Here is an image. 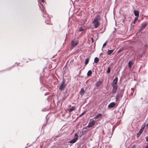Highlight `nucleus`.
Instances as JSON below:
<instances>
[{
	"mask_svg": "<svg viewBox=\"0 0 148 148\" xmlns=\"http://www.w3.org/2000/svg\"><path fill=\"white\" fill-rule=\"evenodd\" d=\"M121 51V50H118V51L117 53H118L119 52H120Z\"/></svg>",
	"mask_w": 148,
	"mask_h": 148,
	"instance_id": "nucleus-38",
	"label": "nucleus"
},
{
	"mask_svg": "<svg viewBox=\"0 0 148 148\" xmlns=\"http://www.w3.org/2000/svg\"><path fill=\"white\" fill-rule=\"evenodd\" d=\"M44 0H41V2L38 5H39V4H40V3H42L43 4V5H44V6L45 7V4H44Z\"/></svg>",
	"mask_w": 148,
	"mask_h": 148,
	"instance_id": "nucleus-31",
	"label": "nucleus"
},
{
	"mask_svg": "<svg viewBox=\"0 0 148 148\" xmlns=\"http://www.w3.org/2000/svg\"><path fill=\"white\" fill-rule=\"evenodd\" d=\"M84 29L82 27H79L78 31L79 32H81L84 31Z\"/></svg>",
	"mask_w": 148,
	"mask_h": 148,
	"instance_id": "nucleus-24",
	"label": "nucleus"
},
{
	"mask_svg": "<svg viewBox=\"0 0 148 148\" xmlns=\"http://www.w3.org/2000/svg\"><path fill=\"white\" fill-rule=\"evenodd\" d=\"M86 21H84V23H85V22H86Z\"/></svg>",
	"mask_w": 148,
	"mask_h": 148,
	"instance_id": "nucleus-42",
	"label": "nucleus"
},
{
	"mask_svg": "<svg viewBox=\"0 0 148 148\" xmlns=\"http://www.w3.org/2000/svg\"><path fill=\"white\" fill-rule=\"evenodd\" d=\"M100 130L101 131H102V133L103 134H104V130L103 129V127H100Z\"/></svg>",
	"mask_w": 148,
	"mask_h": 148,
	"instance_id": "nucleus-29",
	"label": "nucleus"
},
{
	"mask_svg": "<svg viewBox=\"0 0 148 148\" xmlns=\"http://www.w3.org/2000/svg\"><path fill=\"white\" fill-rule=\"evenodd\" d=\"M77 1H80L82 2V0H77Z\"/></svg>",
	"mask_w": 148,
	"mask_h": 148,
	"instance_id": "nucleus-40",
	"label": "nucleus"
},
{
	"mask_svg": "<svg viewBox=\"0 0 148 148\" xmlns=\"http://www.w3.org/2000/svg\"><path fill=\"white\" fill-rule=\"evenodd\" d=\"M92 73V71L90 70H89L88 71L87 73V75L88 76H90L91 75Z\"/></svg>",
	"mask_w": 148,
	"mask_h": 148,
	"instance_id": "nucleus-21",
	"label": "nucleus"
},
{
	"mask_svg": "<svg viewBox=\"0 0 148 148\" xmlns=\"http://www.w3.org/2000/svg\"><path fill=\"white\" fill-rule=\"evenodd\" d=\"M64 95L66 96H65L64 97V99H65L68 96V93H66V92H65V94Z\"/></svg>",
	"mask_w": 148,
	"mask_h": 148,
	"instance_id": "nucleus-28",
	"label": "nucleus"
},
{
	"mask_svg": "<svg viewBox=\"0 0 148 148\" xmlns=\"http://www.w3.org/2000/svg\"><path fill=\"white\" fill-rule=\"evenodd\" d=\"M92 23L94 24V27L95 28H97L100 25V22L99 21L94 20Z\"/></svg>",
	"mask_w": 148,
	"mask_h": 148,
	"instance_id": "nucleus-7",
	"label": "nucleus"
},
{
	"mask_svg": "<svg viewBox=\"0 0 148 148\" xmlns=\"http://www.w3.org/2000/svg\"><path fill=\"white\" fill-rule=\"evenodd\" d=\"M114 50V49L112 50H108L107 52V54L108 55H110L113 53Z\"/></svg>",
	"mask_w": 148,
	"mask_h": 148,
	"instance_id": "nucleus-16",
	"label": "nucleus"
},
{
	"mask_svg": "<svg viewBox=\"0 0 148 148\" xmlns=\"http://www.w3.org/2000/svg\"><path fill=\"white\" fill-rule=\"evenodd\" d=\"M138 17H136L135 18L134 21L133 22V23H135L136 21L138 20Z\"/></svg>",
	"mask_w": 148,
	"mask_h": 148,
	"instance_id": "nucleus-26",
	"label": "nucleus"
},
{
	"mask_svg": "<svg viewBox=\"0 0 148 148\" xmlns=\"http://www.w3.org/2000/svg\"><path fill=\"white\" fill-rule=\"evenodd\" d=\"M124 20H125V19H124V20H123V22L124 21Z\"/></svg>",
	"mask_w": 148,
	"mask_h": 148,
	"instance_id": "nucleus-44",
	"label": "nucleus"
},
{
	"mask_svg": "<svg viewBox=\"0 0 148 148\" xmlns=\"http://www.w3.org/2000/svg\"><path fill=\"white\" fill-rule=\"evenodd\" d=\"M146 126L147 128H148V123L146 124Z\"/></svg>",
	"mask_w": 148,
	"mask_h": 148,
	"instance_id": "nucleus-39",
	"label": "nucleus"
},
{
	"mask_svg": "<svg viewBox=\"0 0 148 148\" xmlns=\"http://www.w3.org/2000/svg\"><path fill=\"white\" fill-rule=\"evenodd\" d=\"M116 105V103L114 102H112L110 103L108 105V107L109 108H112L114 107Z\"/></svg>",
	"mask_w": 148,
	"mask_h": 148,
	"instance_id": "nucleus-11",
	"label": "nucleus"
},
{
	"mask_svg": "<svg viewBox=\"0 0 148 148\" xmlns=\"http://www.w3.org/2000/svg\"><path fill=\"white\" fill-rule=\"evenodd\" d=\"M117 81L118 78L116 77L113 80L111 83V85H117Z\"/></svg>",
	"mask_w": 148,
	"mask_h": 148,
	"instance_id": "nucleus-9",
	"label": "nucleus"
},
{
	"mask_svg": "<svg viewBox=\"0 0 148 148\" xmlns=\"http://www.w3.org/2000/svg\"><path fill=\"white\" fill-rule=\"evenodd\" d=\"M102 84V82L101 81H98L96 84V86L97 87L100 86Z\"/></svg>",
	"mask_w": 148,
	"mask_h": 148,
	"instance_id": "nucleus-14",
	"label": "nucleus"
},
{
	"mask_svg": "<svg viewBox=\"0 0 148 148\" xmlns=\"http://www.w3.org/2000/svg\"><path fill=\"white\" fill-rule=\"evenodd\" d=\"M86 112V111H84V112H83L80 115H79V116H82Z\"/></svg>",
	"mask_w": 148,
	"mask_h": 148,
	"instance_id": "nucleus-27",
	"label": "nucleus"
},
{
	"mask_svg": "<svg viewBox=\"0 0 148 148\" xmlns=\"http://www.w3.org/2000/svg\"><path fill=\"white\" fill-rule=\"evenodd\" d=\"M99 61V59L97 57H95L94 59V62L96 63H97Z\"/></svg>",
	"mask_w": 148,
	"mask_h": 148,
	"instance_id": "nucleus-20",
	"label": "nucleus"
},
{
	"mask_svg": "<svg viewBox=\"0 0 148 148\" xmlns=\"http://www.w3.org/2000/svg\"><path fill=\"white\" fill-rule=\"evenodd\" d=\"M95 120H92L91 121H90L87 127H91L95 124Z\"/></svg>",
	"mask_w": 148,
	"mask_h": 148,
	"instance_id": "nucleus-8",
	"label": "nucleus"
},
{
	"mask_svg": "<svg viewBox=\"0 0 148 148\" xmlns=\"http://www.w3.org/2000/svg\"><path fill=\"white\" fill-rule=\"evenodd\" d=\"M132 64H133V63L132 61H129L128 62V66H129V67L130 68H131Z\"/></svg>",
	"mask_w": 148,
	"mask_h": 148,
	"instance_id": "nucleus-19",
	"label": "nucleus"
},
{
	"mask_svg": "<svg viewBox=\"0 0 148 148\" xmlns=\"http://www.w3.org/2000/svg\"><path fill=\"white\" fill-rule=\"evenodd\" d=\"M84 92L85 91L84 88H82V89H81V90L79 92V93H80V94L82 96L84 94Z\"/></svg>",
	"mask_w": 148,
	"mask_h": 148,
	"instance_id": "nucleus-17",
	"label": "nucleus"
},
{
	"mask_svg": "<svg viewBox=\"0 0 148 148\" xmlns=\"http://www.w3.org/2000/svg\"><path fill=\"white\" fill-rule=\"evenodd\" d=\"M107 42V41L106 42H105L103 44V47H104L106 46V42Z\"/></svg>",
	"mask_w": 148,
	"mask_h": 148,
	"instance_id": "nucleus-32",
	"label": "nucleus"
},
{
	"mask_svg": "<svg viewBox=\"0 0 148 148\" xmlns=\"http://www.w3.org/2000/svg\"><path fill=\"white\" fill-rule=\"evenodd\" d=\"M145 127V125L144 124V125H143L142 126L141 129H142V130H143Z\"/></svg>",
	"mask_w": 148,
	"mask_h": 148,
	"instance_id": "nucleus-30",
	"label": "nucleus"
},
{
	"mask_svg": "<svg viewBox=\"0 0 148 148\" xmlns=\"http://www.w3.org/2000/svg\"><path fill=\"white\" fill-rule=\"evenodd\" d=\"M89 58H88L86 59L85 60V64L86 65H87L89 61Z\"/></svg>",
	"mask_w": 148,
	"mask_h": 148,
	"instance_id": "nucleus-22",
	"label": "nucleus"
},
{
	"mask_svg": "<svg viewBox=\"0 0 148 148\" xmlns=\"http://www.w3.org/2000/svg\"><path fill=\"white\" fill-rule=\"evenodd\" d=\"M146 140L147 142H148V136L146 137Z\"/></svg>",
	"mask_w": 148,
	"mask_h": 148,
	"instance_id": "nucleus-37",
	"label": "nucleus"
},
{
	"mask_svg": "<svg viewBox=\"0 0 148 148\" xmlns=\"http://www.w3.org/2000/svg\"><path fill=\"white\" fill-rule=\"evenodd\" d=\"M91 39L92 42H94V39H93V38L92 37L91 38Z\"/></svg>",
	"mask_w": 148,
	"mask_h": 148,
	"instance_id": "nucleus-36",
	"label": "nucleus"
},
{
	"mask_svg": "<svg viewBox=\"0 0 148 148\" xmlns=\"http://www.w3.org/2000/svg\"><path fill=\"white\" fill-rule=\"evenodd\" d=\"M76 108L75 106H73L70 108L67 109V110L70 113L71 112L75 110L76 109Z\"/></svg>",
	"mask_w": 148,
	"mask_h": 148,
	"instance_id": "nucleus-12",
	"label": "nucleus"
},
{
	"mask_svg": "<svg viewBox=\"0 0 148 148\" xmlns=\"http://www.w3.org/2000/svg\"><path fill=\"white\" fill-rule=\"evenodd\" d=\"M147 25V23L146 22H144L143 23L140 24V27L139 31H140L143 30L145 29Z\"/></svg>",
	"mask_w": 148,
	"mask_h": 148,
	"instance_id": "nucleus-3",
	"label": "nucleus"
},
{
	"mask_svg": "<svg viewBox=\"0 0 148 148\" xmlns=\"http://www.w3.org/2000/svg\"><path fill=\"white\" fill-rule=\"evenodd\" d=\"M62 83L60 86L59 87V89L60 90H62L64 89L66 85L65 84V80L64 77H62Z\"/></svg>",
	"mask_w": 148,
	"mask_h": 148,
	"instance_id": "nucleus-2",
	"label": "nucleus"
},
{
	"mask_svg": "<svg viewBox=\"0 0 148 148\" xmlns=\"http://www.w3.org/2000/svg\"><path fill=\"white\" fill-rule=\"evenodd\" d=\"M44 5L42 3H40L39 4V7L40 9L41 10V12L43 13V16L46 18V20H45V22L47 24L48 22H49L50 21V19L48 15L46 13L45 8L44 6Z\"/></svg>",
	"mask_w": 148,
	"mask_h": 148,
	"instance_id": "nucleus-1",
	"label": "nucleus"
},
{
	"mask_svg": "<svg viewBox=\"0 0 148 148\" xmlns=\"http://www.w3.org/2000/svg\"><path fill=\"white\" fill-rule=\"evenodd\" d=\"M145 52H143L142 54L140 56V57H142L143 56V55L145 54Z\"/></svg>",
	"mask_w": 148,
	"mask_h": 148,
	"instance_id": "nucleus-33",
	"label": "nucleus"
},
{
	"mask_svg": "<svg viewBox=\"0 0 148 148\" xmlns=\"http://www.w3.org/2000/svg\"><path fill=\"white\" fill-rule=\"evenodd\" d=\"M101 20V17L100 15H97L95 18L94 20L95 21H100Z\"/></svg>",
	"mask_w": 148,
	"mask_h": 148,
	"instance_id": "nucleus-10",
	"label": "nucleus"
},
{
	"mask_svg": "<svg viewBox=\"0 0 148 148\" xmlns=\"http://www.w3.org/2000/svg\"><path fill=\"white\" fill-rule=\"evenodd\" d=\"M143 130L140 129V130H139V132H140L141 133H142L143 132Z\"/></svg>",
	"mask_w": 148,
	"mask_h": 148,
	"instance_id": "nucleus-35",
	"label": "nucleus"
},
{
	"mask_svg": "<svg viewBox=\"0 0 148 148\" xmlns=\"http://www.w3.org/2000/svg\"><path fill=\"white\" fill-rule=\"evenodd\" d=\"M141 134L140 132H138L136 134V137L137 138L139 137Z\"/></svg>",
	"mask_w": 148,
	"mask_h": 148,
	"instance_id": "nucleus-25",
	"label": "nucleus"
},
{
	"mask_svg": "<svg viewBox=\"0 0 148 148\" xmlns=\"http://www.w3.org/2000/svg\"><path fill=\"white\" fill-rule=\"evenodd\" d=\"M75 137L74 138L71 140L70 141V143H75V142L77 141L78 139V136L76 134H75Z\"/></svg>",
	"mask_w": 148,
	"mask_h": 148,
	"instance_id": "nucleus-6",
	"label": "nucleus"
},
{
	"mask_svg": "<svg viewBox=\"0 0 148 148\" xmlns=\"http://www.w3.org/2000/svg\"><path fill=\"white\" fill-rule=\"evenodd\" d=\"M79 42L77 40L75 41L74 40H72L71 42V49H73L74 47L78 44Z\"/></svg>",
	"mask_w": 148,
	"mask_h": 148,
	"instance_id": "nucleus-4",
	"label": "nucleus"
},
{
	"mask_svg": "<svg viewBox=\"0 0 148 148\" xmlns=\"http://www.w3.org/2000/svg\"><path fill=\"white\" fill-rule=\"evenodd\" d=\"M71 105H70L69 106V107H71Z\"/></svg>",
	"mask_w": 148,
	"mask_h": 148,
	"instance_id": "nucleus-43",
	"label": "nucleus"
},
{
	"mask_svg": "<svg viewBox=\"0 0 148 148\" xmlns=\"http://www.w3.org/2000/svg\"><path fill=\"white\" fill-rule=\"evenodd\" d=\"M110 72V66H108V67L107 73H109Z\"/></svg>",
	"mask_w": 148,
	"mask_h": 148,
	"instance_id": "nucleus-23",
	"label": "nucleus"
},
{
	"mask_svg": "<svg viewBox=\"0 0 148 148\" xmlns=\"http://www.w3.org/2000/svg\"><path fill=\"white\" fill-rule=\"evenodd\" d=\"M136 145H132V147L130 148H136Z\"/></svg>",
	"mask_w": 148,
	"mask_h": 148,
	"instance_id": "nucleus-34",
	"label": "nucleus"
},
{
	"mask_svg": "<svg viewBox=\"0 0 148 148\" xmlns=\"http://www.w3.org/2000/svg\"><path fill=\"white\" fill-rule=\"evenodd\" d=\"M102 114L100 113H99L97 115H96L94 118V119L96 120L98 119L99 116H101Z\"/></svg>",
	"mask_w": 148,
	"mask_h": 148,
	"instance_id": "nucleus-18",
	"label": "nucleus"
},
{
	"mask_svg": "<svg viewBox=\"0 0 148 148\" xmlns=\"http://www.w3.org/2000/svg\"><path fill=\"white\" fill-rule=\"evenodd\" d=\"M112 86V89L111 91V92L112 94L116 93V92L118 88V86L117 85H111Z\"/></svg>",
	"mask_w": 148,
	"mask_h": 148,
	"instance_id": "nucleus-5",
	"label": "nucleus"
},
{
	"mask_svg": "<svg viewBox=\"0 0 148 148\" xmlns=\"http://www.w3.org/2000/svg\"><path fill=\"white\" fill-rule=\"evenodd\" d=\"M145 148H148V145Z\"/></svg>",
	"mask_w": 148,
	"mask_h": 148,
	"instance_id": "nucleus-41",
	"label": "nucleus"
},
{
	"mask_svg": "<svg viewBox=\"0 0 148 148\" xmlns=\"http://www.w3.org/2000/svg\"><path fill=\"white\" fill-rule=\"evenodd\" d=\"M134 14L136 17H139V12L137 10H135L134 11Z\"/></svg>",
	"mask_w": 148,
	"mask_h": 148,
	"instance_id": "nucleus-15",
	"label": "nucleus"
},
{
	"mask_svg": "<svg viewBox=\"0 0 148 148\" xmlns=\"http://www.w3.org/2000/svg\"><path fill=\"white\" fill-rule=\"evenodd\" d=\"M46 93H45V95H46Z\"/></svg>",
	"mask_w": 148,
	"mask_h": 148,
	"instance_id": "nucleus-45",
	"label": "nucleus"
},
{
	"mask_svg": "<svg viewBox=\"0 0 148 148\" xmlns=\"http://www.w3.org/2000/svg\"><path fill=\"white\" fill-rule=\"evenodd\" d=\"M121 95V93L120 92H118L117 95H116L115 99L116 101H118L119 99V97H120Z\"/></svg>",
	"mask_w": 148,
	"mask_h": 148,
	"instance_id": "nucleus-13",
	"label": "nucleus"
}]
</instances>
